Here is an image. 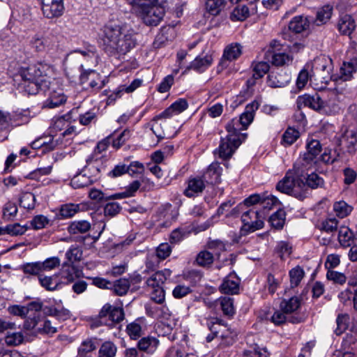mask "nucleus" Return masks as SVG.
<instances>
[{
  "label": "nucleus",
  "instance_id": "obj_40",
  "mask_svg": "<svg viewBox=\"0 0 357 357\" xmlns=\"http://www.w3.org/2000/svg\"><path fill=\"white\" fill-rule=\"evenodd\" d=\"M354 234L351 230L347 226H340L338 232V240L340 243L344 247L350 246L352 242Z\"/></svg>",
  "mask_w": 357,
  "mask_h": 357
},
{
  "label": "nucleus",
  "instance_id": "obj_36",
  "mask_svg": "<svg viewBox=\"0 0 357 357\" xmlns=\"http://www.w3.org/2000/svg\"><path fill=\"white\" fill-rule=\"evenodd\" d=\"M301 306V300L299 298L294 296L289 299H284L281 301L280 308L284 310L287 314L296 312Z\"/></svg>",
  "mask_w": 357,
  "mask_h": 357
},
{
  "label": "nucleus",
  "instance_id": "obj_56",
  "mask_svg": "<svg viewBox=\"0 0 357 357\" xmlns=\"http://www.w3.org/2000/svg\"><path fill=\"white\" fill-rule=\"evenodd\" d=\"M304 271L300 266H296L289 271L290 282L292 287H297L304 276Z\"/></svg>",
  "mask_w": 357,
  "mask_h": 357
},
{
  "label": "nucleus",
  "instance_id": "obj_61",
  "mask_svg": "<svg viewBox=\"0 0 357 357\" xmlns=\"http://www.w3.org/2000/svg\"><path fill=\"white\" fill-rule=\"evenodd\" d=\"M349 316L347 314H340L336 319L337 328L335 330L336 335H341L347 328Z\"/></svg>",
  "mask_w": 357,
  "mask_h": 357
},
{
  "label": "nucleus",
  "instance_id": "obj_16",
  "mask_svg": "<svg viewBox=\"0 0 357 357\" xmlns=\"http://www.w3.org/2000/svg\"><path fill=\"white\" fill-rule=\"evenodd\" d=\"M342 142L348 153L355 154L357 151V128L347 129L342 135Z\"/></svg>",
  "mask_w": 357,
  "mask_h": 357
},
{
  "label": "nucleus",
  "instance_id": "obj_42",
  "mask_svg": "<svg viewBox=\"0 0 357 357\" xmlns=\"http://www.w3.org/2000/svg\"><path fill=\"white\" fill-rule=\"evenodd\" d=\"M206 326L216 336H219L226 328V326L222 324V320L215 317L207 318L206 319Z\"/></svg>",
  "mask_w": 357,
  "mask_h": 357
},
{
  "label": "nucleus",
  "instance_id": "obj_46",
  "mask_svg": "<svg viewBox=\"0 0 357 357\" xmlns=\"http://www.w3.org/2000/svg\"><path fill=\"white\" fill-rule=\"evenodd\" d=\"M43 84V83L40 82L39 80L22 79L20 86L29 94H36L38 92L39 89L42 88Z\"/></svg>",
  "mask_w": 357,
  "mask_h": 357
},
{
  "label": "nucleus",
  "instance_id": "obj_58",
  "mask_svg": "<svg viewBox=\"0 0 357 357\" xmlns=\"http://www.w3.org/2000/svg\"><path fill=\"white\" fill-rule=\"evenodd\" d=\"M24 336L20 332L8 333L5 337V342L8 346L15 347L22 344Z\"/></svg>",
  "mask_w": 357,
  "mask_h": 357
},
{
  "label": "nucleus",
  "instance_id": "obj_47",
  "mask_svg": "<svg viewBox=\"0 0 357 357\" xmlns=\"http://www.w3.org/2000/svg\"><path fill=\"white\" fill-rule=\"evenodd\" d=\"M130 287V282L126 278H121L112 283V288L119 296L125 295Z\"/></svg>",
  "mask_w": 357,
  "mask_h": 357
},
{
  "label": "nucleus",
  "instance_id": "obj_32",
  "mask_svg": "<svg viewBox=\"0 0 357 357\" xmlns=\"http://www.w3.org/2000/svg\"><path fill=\"white\" fill-rule=\"evenodd\" d=\"M93 181L91 176L86 174L83 171L75 175L70 181V185L73 188H82L91 185Z\"/></svg>",
  "mask_w": 357,
  "mask_h": 357
},
{
  "label": "nucleus",
  "instance_id": "obj_55",
  "mask_svg": "<svg viewBox=\"0 0 357 357\" xmlns=\"http://www.w3.org/2000/svg\"><path fill=\"white\" fill-rule=\"evenodd\" d=\"M20 206L26 209H33L35 206V196L29 192H22L20 199Z\"/></svg>",
  "mask_w": 357,
  "mask_h": 357
},
{
  "label": "nucleus",
  "instance_id": "obj_14",
  "mask_svg": "<svg viewBox=\"0 0 357 357\" xmlns=\"http://www.w3.org/2000/svg\"><path fill=\"white\" fill-rule=\"evenodd\" d=\"M89 81V86L95 90L98 91L105 86V82L101 79L100 74L93 70H84L80 75V82L85 84Z\"/></svg>",
  "mask_w": 357,
  "mask_h": 357
},
{
  "label": "nucleus",
  "instance_id": "obj_18",
  "mask_svg": "<svg viewBox=\"0 0 357 357\" xmlns=\"http://www.w3.org/2000/svg\"><path fill=\"white\" fill-rule=\"evenodd\" d=\"M172 271L165 268L152 274L146 281V286L150 289L163 287L165 281L171 276Z\"/></svg>",
  "mask_w": 357,
  "mask_h": 357
},
{
  "label": "nucleus",
  "instance_id": "obj_30",
  "mask_svg": "<svg viewBox=\"0 0 357 357\" xmlns=\"http://www.w3.org/2000/svg\"><path fill=\"white\" fill-rule=\"evenodd\" d=\"M213 62L211 55L206 54L204 56H197L190 64V68L197 72H204Z\"/></svg>",
  "mask_w": 357,
  "mask_h": 357
},
{
  "label": "nucleus",
  "instance_id": "obj_17",
  "mask_svg": "<svg viewBox=\"0 0 357 357\" xmlns=\"http://www.w3.org/2000/svg\"><path fill=\"white\" fill-rule=\"evenodd\" d=\"M46 302H48L49 303H54L57 306L56 307H50L47 312H46V314L55 317L59 319L63 320H66L70 317V311L61 306V298L60 297L58 298H54L46 296Z\"/></svg>",
  "mask_w": 357,
  "mask_h": 357
},
{
  "label": "nucleus",
  "instance_id": "obj_60",
  "mask_svg": "<svg viewBox=\"0 0 357 357\" xmlns=\"http://www.w3.org/2000/svg\"><path fill=\"white\" fill-rule=\"evenodd\" d=\"M253 75L255 77L261 79L264 75H266L270 68L268 63L264 61H260L252 63Z\"/></svg>",
  "mask_w": 357,
  "mask_h": 357
},
{
  "label": "nucleus",
  "instance_id": "obj_22",
  "mask_svg": "<svg viewBox=\"0 0 357 357\" xmlns=\"http://www.w3.org/2000/svg\"><path fill=\"white\" fill-rule=\"evenodd\" d=\"M188 107L185 99L179 98L173 102L168 108L159 114V117L169 119L174 116L178 115L185 111Z\"/></svg>",
  "mask_w": 357,
  "mask_h": 357
},
{
  "label": "nucleus",
  "instance_id": "obj_59",
  "mask_svg": "<svg viewBox=\"0 0 357 357\" xmlns=\"http://www.w3.org/2000/svg\"><path fill=\"white\" fill-rule=\"evenodd\" d=\"M116 353V346L111 342H106L99 349V357H114Z\"/></svg>",
  "mask_w": 357,
  "mask_h": 357
},
{
  "label": "nucleus",
  "instance_id": "obj_1",
  "mask_svg": "<svg viewBox=\"0 0 357 357\" xmlns=\"http://www.w3.org/2000/svg\"><path fill=\"white\" fill-rule=\"evenodd\" d=\"M99 43L106 52L124 55L137 45V32L128 20L113 18L101 29Z\"/></svg>",
  "mask_w": 357,
  "mask_h": 357
},
{
  "label": "nucleus",
  "instance_id": "obj_37",
  "mask_svg": "<svg viewBox=\"0 0 357 357\" xmlns=\"http://www.w3.org/2000/svg\"><path fill=\"white\" fill-rule=\"evenodd\" d=\"M285 220V211L282 209H279L270 216L268 222L272 227L276 229H282L284 225Z\"/></svg>",
  "mask_w": 357,
  "mask_h": 357
},
{
  "label": "nucleus",
  "instance_id": "obj_29",
  "mask_svg": "<svg viewBox=\"0 0 357 357\" xmlns=\"http://www.w3.org/2000/svg\"><path fill=\"white\" fill-rule=\"evenodd\" d=\"M144 326V319L139 318L127 325L126 331L130 338L137 340L142 334V327Z\"/></svg>",
  "mask_w": 357,
  "mask_h": 357
},
{
  "label": "nucleus",
  "instance_id": "obj_26",
  "mask_svg": "<svg viewBox=\"0 0 357 357\" xmlns=\"http://www.w3.org/2000/svg\"><path fill=\"white\" fill-rule=\"evenodd\" d=\"M337 28L342 34L350 36L356 28V23L351 15H344L340 17Z\"/></svg>",
  "mask_w": 357,
  "mask_h": 357
},
{
  "label": "nucleus",
  "instance_id": "obj_6",
  "mask_svg": "<svg viewBox=\"0 0 357 357\" xmlns=\"http://www.w3.org/2000/svg\"><path fill=\"white\" fill-rule=\"evenodd\" d=\"M259 104L257 100L248 104L245 112L240 116L239 119H234L226 126V129H230L236 134H241L240 130H245L252 123L254 119L255 112L259 108Z\"/></svg>",
  "mask_w": 357,
  "mask_h": 357
},
{
  "label": "nucleus",
  "instance_id": "obj_57",
  "mask_svg": "<svg viewBox=\"0 0 357 357\" xmlns=\"http://www.w3.org/2000/svg\"><path fill=\"white\" fill-rule=\"evenodd\" d=\"M236 336V332L231 331L226 326L225 329H224L220 335V337L222 340L220 344L224 346L231 345L234 343Z\"/></svg>",
  "mask_w": 357,
  "mask_h": 357
},
{
  "label": "nucleus",
  "instance_id": "obj_19",
  "mask_svg": "<svg viewBox=\"0 0 357 357\" xmlns=\"http://www.w3.org/2000/svg\"><path fill=\"white\" fill-rule=\"evenodd\" d=\"M50 84L52 85V82H50ZM49 89L51 90V91L46 101V107L53 109L66 103L67 97L63 93L62 89L58 87L54 90L52 86H50Z\"/></svg>",
  "mask_w": 357,
  "mask_h": 357
},
{
  "label": "nucleus",
  "instance_id": "obj_49",
  "mask_svg": "<svg viewBox=\"0 0 357 357\" xmlns=\"http://www.w3.org/2000/svg\"><path fill=\"white\" fill-rule=\"evenodd\" d=\"M80 211V205L75 204H63L60 208V214L63 218H70Z\"/></svg>",
  "mask_w": 357,
  "mask_h": 357
},
{
  "label": "nucleus",
  "instance_id": "obj_25",
  "mask_svg": "<svg viewBox=\"0 0 357 357\" xmlns=\"http://www.w3.org/2000/svg\"><path fill=\"white\" fill-rule=\"evenodd\" d=\"M340 109V96L335 91H333L330 93L328 100H324L322 109L326 112L335 114L339 112Z\"/></svg>",
  "mask_w": 357,
  "mask_h": 357
},
{
  "label": "nucleus",
  "instance_id": "obj_64",
  "mask_svg": "<svg viewBox=\"0 0 357 357\" xmlns=\"http://www.w3.org/2000/svg\"><path fill=\"white\" fill-rule=\"evenodd\" d=\"M131 136V131L125 129L116 138L112 137V146L115 149H119Z\"/></svg>",
  "mask_w": 357,
  "mask_h": 357
},
{
  "label": "nucleus",
  "instance_id": "obj_52",
  "mask_svg": "<svg viewBox=\"0 0 357 357\" xmlns=\"http://www.w3.org/2000/svg\"><path fill=\"white\" fill-rule=\"evenodd\" d=\"M24 272L33 275H39L45 270V262L28 263L23 266Z\"/></svg>",
  "mask_w": 357,
  "mask_h": 357
},
{
  "label": "nucleus",
  "instance_id": "obj_27",
  "mask_svg": "<svg viewBox=\"0 0 357 357\" xmlns=\"http://www.w3.org/2000/svg\"><path fill=\"white\" fill-rule=\"evenodd\" d=\"M61 273L63 278L71 282L80 276L82 271L75 264L64 262Z\"/></svg>",
  "mask_w": 357,
  "mask_h": 357
},
{
  "label": "nucleus",
  "instance_id": "obj_51",
  "mask_svg": "<svg viewBox=\"0 0 357 357\" xmlns=\"http://www.w3.org/2000/svg\"><path fill=\"white\" fill-rule=\"evenodd\" d=\"M220 304L223 314L228 317H232L235 313L234 299L230 297H222L220 299Z\"/></svg>",
  "mask_w": 357,
  "mask_h": 357
},
{
  "label": "nucleus",
  "instance_id": "obj_45",
  "mask_svg": "<svg viewBox=\"0 0 357 357\" xmlns=\"http://www.w3.org/2000/svg\"><path fill=\"white\" fill-rule=\"evenodd\" d=\"M333 7L326 5L320 8L317 13L316 22L318 25L326 23L331 17Z\"/></svg>",
  "mask_w": 357,
  "mask_h": 357
},
{
  "label": "nucleus",
  "instance_id": "obj_7",
  "mask_svg": "<svg viewBox=\"0 0 357 357\" xmlns=\"http://www.w3.org/2000/svg\"><path fill=\"white\" fill-rule=\"evenodd\" d=\"M307 152L300 157L296 163L302 165V167L305 170H311L314 167L319 160V154L321 151V146L319 141L311 139L306 144Z\"/></svg>",
  "mask_w": 357,
  "mask_h": 357
},
{
  "label": "nucleus",
  "instance_id": "obj_9",
  "mask_svg": "<svg viewBox=\"0 0 357 357\" xmlns=\"http://www.w3.org/2000/svg\"><path fill=\"white\" fill-rule=\"evenodd\" d=\"M124 318V312L122 308L112 306L109 303L103 305L100 310L98 319L101 325L113 326L119 323Z\"/></svg>",
  "mask_w": 357,
  "mask_h": 357
},
{
  "label": "nucleus",
  "instance_id": "obj_35",
  "mask_svg": "<svg viewBox=\"0 0 357 357\" xmlns=\"http://www.w3.org/2000/svg\"><path fill=\"white\" fill-rule=\"evenodd\" d=\"M90 229L91 224L86 220H75L71 222L68 227V231L71 234H84Z\"/></svg>",
  "mask_w": 357,
  "mask_h": 357
},
{
  "label": "nucleus",
  "instance_id": "obj_43",
  "mask_svg": "<svg viewBox=\"0 0 357 357\" xmlns=\"http://www.w3.org/2000/svg\"><path fill=\"white\" fill-rule=\"evenodd\" d=\"M353 210V207L344 201L336 202L333 204V211L335 215L340 218L349 215Z\"/></svg>",
  "mask_w": 357,
  "mask_h": 357
},
{
  "label": "nucleus",
  "instance_id": "obj_33",
  "mask_svg": "<svg viewBox=\"0 0 357 357\" xmlns=\"http://www.w3.org/2000/svg\"><path fill=\"white\" fill-rule=\"evenodd\" d=\"M165 117H159V115L155 116L149 123L148 127L150 128L153 133L157 137L158 140L167 137L162 128V123L160 122L162 119H166Z\"/></svg>",
  "mask_w": 357,
  "mask_h": 357
},
{
  "label": "nucleus",
  "instance_id": "obj_38",
  "mask_svg": "<svg viewBox=\"0 0 357 357\" xmlns=\"http://www.w3.org/2000/svg\"><path fill=\"white\" fill-rule=\"evenodd\" d=\"M310 170H307L305 174V178H303V181L306 185L307 189L310 188L312 189H316L319 187H322L324 184V179L320 177L317 174L311 173L308 174Z\"/></svg>",
  "mask_w": 357,
  "mask_h": 357
},
{
  "label": "nucleus",
  "instance_id": "obj_53",
  "mask_svg": "<svg viewBox=\"0 0 357 357\" xmlns=\"http://www.w3.org/2000/svg\"><path fill=\"white\" fill-rule=\"evenodd\" d=\"M249 8L245 5L236 6L231 15L233 21H243L249 17Z\"/></svg>",
  "mask_w": 357,
  "mask_h": 357
},
{
  "label": "nucleus",
  "instance_id": "obj_4",
  "mask_svg": "<svg viewBox=\"0 0 357 357\" xmlns=\"http://www.w3.org/2000/svg\"><path fill=\"white\" fill-rule=\"evenodd\" d=\"M226 130L228 134L225 138L221 139L218 148L219 155L223 159L229 158L247 136L246 134H236L230 129Z\"/></svg>",
  "mask_w": 357,
  "mask_h": 357
},
{
  "label": "nucleus",
  "instance_id": "obj_24",
  "mask_svg": "<svg viewBox=\"0 0 357 357\" xmlns=\"http://www.w3.org/2000/svg\"><path fill=\"white\" fill-rule=\"evenodd\" d=\"M204 188V181L202 178H190L188 181V187L184 191V195L188 197H192L202 192Z\"/></svg>",
  "mask_w": 357,
  "mask_h": 357
},
{
  "label": "nucleus",
  "instance_id": "obj_13",
  "mask_svg": "<svg viewBox=\"0 0 357 357\" xmlns=\"http://www.w3.org/2000/svg\"><path fill=\"white\" fill-rule=\"evenodd\" d=\"M296 105L298 109L309 107L314 110H322L324 100L318 93L313 95L304 94L299 96L296 100Z\"/></svg>",
  "mask_w": 357,
  "mask_h": 357
},
{
  "label": "nucleus",
  "instance_id": "obj_34",
  "mask_svg": "<svg viewBox=\"0 0 357 357\" xmlns=\"http://www.w3.org/2000/svg\"><path fill=\"white\" fill-rule=\"evenodd\" d=\"M159 344V341L154 337L142 338L137 343L139 349L148 353H153Z\"/></svg>",
  "mask_w": 357,
  "mask_h": 357
},
{
  "label": "nucleus",
  "instance_id": "obj_54",
  "mask_svg": "<svg viewBox=\"0 0 357 357\" xmlns=\"http://www.w3.org/2000/svg\"><path fill=\"white\" fill-rule=\"evenodd\" d=\"M96 349L95 341L87 340L84 341L78 349L79 357H89V354Z\"/></svg>",
  "mask_w": 357,
  "mask_h": 357
},
{
  "label": "nucleus",
  "instance_id": "obj_23",
  "mask_svg": "<svg viewBox=\"0 0 357 357\" xmlns=\"http://www.w3.org/2000/svg\"><path fill=\"white\" fill-rule=\"evenodd\" d=\"M238 357H270V353L266 347H261L257 344L248 345L241 353Z\"/></svg>",
  "mask_w": 357,
  "mask_h": 357
},
{
  "label": "nucleus",
  "instance_id": "obj_3",
  "mask_svg": "<svg viewBox=\"0 0 357 357\" xmlns=\"http://www.w3.org/2000/svg\"><path fill=\"white\" fill-rule=\"evenodd\" d=\"M136 15L148 26H157L165 15V9L158 0H127Z\"/></svg>",
  "mask_w": 357,
  "mask_h": 357
},
{
  "label": "nucleus",
  "instance_id": "obj_62",
  "mask_svg": "<svg viewBox=\"0 0 357 357\" xmlns=\"http://www.w3.org/2000/svg\"><path fill=\"white\" fill-rule=\"evenodd\" d=\"M49 6V12L46 15L48 18L59 17L61 16L64 10L63 3H50L47 4Z\"/></svg>",
  "mask_w": 357,
  "mask_h": 357
},
{
  "label": "nucleus",
  "instance_id": "obj_12",
  "mask_svg": "<svg viewBox=\"0 0 357 357\" xmlns=\"http://www.w3.org/2000/svg\"><path fill=\"white\" fill-rule=\"evenodd\" d=\"M243 52V46L238 43H232L225 47L219 67L224 69L230 62L238 59Z\"/></svg>",
  "mask_w": 357,
  "mask_h": 357
},
{
  "label": "nucleus",
  "instance_id": "obj_39",
  "mask_svg": "<svg viewBox=\"0 0 357 357\" xmlns=\"http://www.w3.org/2000/svg\"><path fill=\"white\" fill-rule=\"evenodd\" d=\"M300 137V132L298 130L289 127L283 133L281 144L284 146H291Z\"/></svg>",
  "mask_w": 357,
  "mask_h": 357
},
{
  "label": "nucleus",
  "instance_id": "obj_20",
  "mask_svg": "<svg viewBox=\"0 0 357 357\" xmlns=\"http://www.w3.org/2000/svg\"><path fill=\"white\" fill-rule=\"evenodd\" d=\"M239 284V278L235 274H229L225 278L219 289L223 294H236L238 292Z\"/></svg>",
  "mask_w": 357,
  "mask_h": 357
},
{
  "label": "nucleus",
  "instance_id": "obj_10",
  "mask_svg": "<svg viewBox=\"0 0 357 357\" xmlns=\"http://www.w3.org/2000/svg\"><path fill=\"white\" fill-rule=\"evenodd\" d=\"M68 126V121L64 116H60L52 120L51 126L49 128V135H46V151L53 150L58 144L59 139H54L56 136V132H63L66 126Z\"/></svg>",
  "mask_w": 357,
  "mask_h": 357
},
{
  "label": "nucleus",
  "instance_id": "obj_21",
  "mask_svg": "<svg viewBox=\"0 0 357 357\" xmlns=\"http://www.w3.org/2000/svg\"><path fill=\"white\" fill-rule=\"evenodd\" d=\"M222 168L218 162H213L204 172L203 178L204 181L212 185L219 183L221 181Z\"/></svg>",
  "mask_w": 357,
  "mask_h": 357
},
{
  "label": "nucleus",
  "instance_id": "obj_5",
  "mask_svg": "<svg viewBox=\"0 0 357 357\" xmlns=\"http://www.w3.org/2000/svg\"><path fill=\"white\" fill-rule=\"evenodd\" d=\"M312 68L313 74L311 79H314L315 81L320 79L321 82L324 84H327L331 80L333 65L330 57L326 55L317 56L314 59Z\"/></svg>",
  "mask_w": 357,
  "mask_h": 357
},
{
  "label": "nucleus",
  "instance_id": "obj_31",
  "mask_svg": "<svg viewBox=\"0 0 357 357\" xmlns=\"http://www.w3.org/2000/svg\"><path fill=\"white\" fill-rule=\"evenodd\" d=\"M66 261L65 262L75 264L82 259L83 251L80 246L72 245L65 254Z\"/></svg>",
  "mask_w": 357,
  "mask_h": 357
},
{
  "label": "nucleus",
  "instance_id": "obj_63",
  "mask_svg": "<svg viewBox=\"0 0 357 357\" xmlns=\"http://www.w3.org/2000/svg\"><path fill=\"white\" fill-rule=\"evenodd\" d=\"M357 59H354L350 61H344L340 68L341 73L345 77H349L356 70Z\"/></svg>",
  "mask_w": 357,
  "mask_h": 357
},
{
  "label": "nucleus",
  "instance_id": "obj_11",
  "mask_svg": "<svg viewBox=\"0 0 357 357\" xmlns=\"http://www.w3.org/2000/svg\"><path fill=\"white\" fill-rule=\"evenodd\" d=\"M104 160L103 155L91 154L86 160L83 172L91 176L93 181H97L100 178L102 169H104Z\"/></svg>",
  "mask_w": 357,
  "mask_h": 357
},
{
  "label": "nucleus",
  "instance_id": "obj_28",
  "mask_svg": "<svg viewBox=\"0 0 357 357\" xmlns=\"http://www.w3.org/2000/svg\"><path fill=\"white\" fill-rule=\"evenodd\" d=\"M309 26V22L303 15L295 16L289 23V29L294 33H300Z\"/></svg>",
  "mask_w": 357,
  "mask_h": 357
},
{
  "label": "nucleus",
  "instance_id": "obj_15",
  "mask_svg": "<svg viewBox=\"0 0 357 357\" xmlns=\"http://www.w3.org/2000/svg\"><path fill=\"white\" fill-rule=\"evenodd\" d=\"M45 71V66L42 63L32 65L26 69L22 70L20 77L22 79H35L39 80L40 82H44V77L43 75Z\"/></svg>",
  "mask_w": 357,
  "mask_h": 357
},
{
  "label": "nucleus",
  "instance_id": "obj_41",
  "mask_svg": "<svg viewBox=\"0 0 357 357\" xmlns=\"http://www.w3.org/2000/svg\"><path fill=\"white\" fill-rule=\"evenodd\" d=\"M289 75L287 74L282 78L281 75L271 73L268 75L267 83L268 86L273 88L283 87L289 82Z\"/></svg>",
  "mask_w": 357,
  "mask_h": 357
},
{
  "label": "nucleus",
  "instance_id": "obj_48",
  "mask_svg": "<svg viewBox=\"0 0 357 357\" xmlns=\"http://www.w3.org/2000/svg\"><path fill=\"white\" fill-rule=\"evenodd\" d=\"M213 261V254L208 250H202L199 252L196 257L197 264L202 267L211 266Z\"/></svg>",
  "mask_w": 357,
  "mask_h": 357
},
{
  "label": "nucleus",
  "instance_id": "obj_44",
  "mask_svg": "<svg viewBox=\"0 0 357 357\" xmlns=\"http://www.w3.org/2000/svg\"><path fill=\"white\" fill-rule=\"evenodd\" d=\"M275 252L282 260H285L292 252V245L287 241H281L277 243Z\"/></svg>",
  "mask_w": 357,
  "mask_h": 357
},
{
  "label": "nucleus",
  "instance_id": "obj_50",
  "mask_svg": "<svg viewBox=\"0 0 357 357\" xmlns=\"http://www.w3.org/2000/svg\"><path fill=\"white\" fill-rule=\"evenodd\" d=\"M292 57L284 52L274 53L272 56V63L276 66H288L292 62Z\"/></svg>",
  "mask_w": 357,
  "mask_h": 357
},
{
  "label": "nucleus",
  "instance_id": "obj_8",
  "mask_svg": "<svg viewBox=\"0 0 357 357\" xmlns=\"http://www.w3.org/2000/svg\"><path fill=\"white\" fill-rule=\"evenodd\" d=\"M264 212H259L257 210L250 209L244 212L241 216L243 223L241 231L245 232H253L264 227L265 218Z\"/></svg>",
  "mask_w": 357,
  "mask_h": 357
},
{
  "label": "nucleus",
  "instance_id": "obj_2",
  "mask_svg": "<svg viewBox=\"0 0 357 357\" xmlns=\"http://www.w3.org/2000/svg\"><path fill=\"white\" fill-rule=\"evenodd\" d=\"M306 171L302 165L295 162L292 169H289L284 177L278 183L276 189L298 199H304L309 194L303 179L305 178Z\"/></svg>",
  "mask_w": 357,
  "mask_h": 357
}]
</instances>
